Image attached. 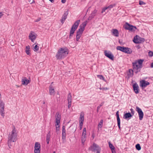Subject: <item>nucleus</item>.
Segmentation results:
<instances>
[{
    "mask_svg": "<svg viewBox=\"0 0 153 153\" xmlns=\"http://www.w3.org/2000/svg\"><path fill=\"white\" fill-rule=\"evenodd\" d=\"M40 145L38 142H36L34 146V153H40Z\"/></svg>",
    "mask_w": 153,
    "mask_h": 153,
    "instance_id": "f8f14e48",
    "label": "nucleus"
},
{
    "mask_svg": "<svg viewBox=\"0 0 153 153\" xmlns=\"http://www.w3.org/2000/svg\"><path fill=\"white\" fill-rule=\"evenodd\" d=\"M66 0H62L61 2L62 3H65L66 2Z\"/></svg>",
    "mask_w": 153,
    "mask_h": 153,
    "instance_id": "3c124183",
    "label": "nucleus"
},
{
    "mask_svg": "<svg viewBox=\"0 0 153 153\" xmlns=\"http://www.w3.org/2000/svg\"><path fill=\"white\" fill-rule=\"evenodd\" d=\"M22 84L23 85H26L30 82V81L27 79L26 77H24L22 79Z\"/></svg>",
    "mask_w": 153,
    "mask_h": 153,
    "instance_id": "f3484780",
    "label": "nucleus"
},
{
    "mask_svg": "<svg viewBox=\"0 0 153 153\" xmlns=\"http://www.w3.org/2000/svg\"><path fill=\"white\" fill-rule=\"evenodd\" d=\"M53 153H56V152H55L54 151V152H53Z\"/></svg>",
    "mask_w": 153,
    "mask_h": 153,
    "instance_id": "680f3d73",
    "label": "nucleus"
},
{
    "mask_svg": "<svg viewBox=\"0 0 153 153\" xmlns=\"http://www.w3.org/2000/svg\"><path fill=\"white\" fill-rule=\"evenodd\" d=\"M49 141H50V140H46V141H47V144H48L49 143Z\"/></svg>",
    "mask_w": 153,
    "mask_h": 153,
    "instance_id": "6e6d98bb",
    "label": "nucleus"
},
{
    "mask_svg": "<svg viewBox=\"0 0 153 153\" xmlns=\"http://www.w3.org/2000/svg\"><path fill=\"white\" fill-rule=\"evenodd\" d=\"M51 132L50 131L47 134L46 136V140H50V137H51V134H50Z\"/></svg>",
    "mask_w": 153,
    "mask_h": 153,
    "instance_id": "f704fd0d",
    "label": "nucleus"
},
{
    "mask_svg": "<svg viewBox=\"0 0 153 153\" xmlns=\"http://www.w3.org/2000/svg\"><path fill=\"white\" fill-rule=\"evenodd\" d=\"M86 140V136H82L81 138V141L82 143L83 144H84L85 141Z\"/></svg>",
    "mask_w": 153,
    "mask_h": 153,
    "instance_id": "7c9ffc66",
    "label": "nucleus"
},
{
    "mask_svg": "<svg viewBox=\"0 0 153 153\" xmlns=\"http://www.w3.org/2000/svg\"><path fill=\"white\" fill-rule=\"evenodd\" d=\"M149 56L152 57L153 56V52L152 51H150L149 52Z\"/></svg>",
    "mask_w": 153,
    "mask_h": 153,
    "instance_id": "a19ab883",
    "label": "nucleus"
},
{
    "mask_svg": "<svg viewBox=\"0 0 153 153\" xmlns=\"http://www.w3.org/2000/svg\"><path fill=\"white\" fill-rule=\"evenodd\" d=\"M37 35L34 32L31 31L29 35V39L32 42H33L34 40L36 38Z\"/></svg>",
    "mask_w": 153,
    "mask_h": 153,
    "instance_id": "ddd939ff",
    "label": "nucleus"
},
{
    "mask_svg": "<svg viewBox=\"0 0 153 153\" xmlns=\"http://www.w3.org/2000/svg\"><path fill=\"white\" fill-rule=\"evenodd\" d=\"M124 47H121L120 46H117V50H120L121 51L123 52L124 50Z\"/></svg>",
    "mask_w": 153,
    "mask_h": 153,
    "instance_id": "2f4dec72",
    "label": "nucleus"
},
{
    "mask_svg": "<svg viewBox=\"0 0 153 153\" xmlns=\"http://www.w3.org/2000/svg\"><path fill=\"white\" fill-rule=\"evenodd\" d=\"M140 86L143 87L145 88L147 86L149 85L150 83L148 81H146L145 80H143L140 82Z\"/></svg>",
    "mask_w": 153,
    "mask_h": 153,
    "instance_id": "dca6fc26",
    "label": "nucleus"
},
{
    "mask_svg": "<svg viewBox=\"0 0 153 153\" xmlns=\"http://www.w3.org/2000/svg\"><path fill=\"white\" fill-rule=\"evenodd\" d=\"M17 135L16 130L14 127L8 135L7 144L10 149L11 148L13 145L12 143L16 141L17 139Z\"/></svg>",
    "mask_w": 153,
    "mask_h": 153,
    "instance_id": "f257e3e1",
    "label": "nucleus"
},
{
    "mask_svg": "<svg viewBox=\"0 0 153 153\" xmlns=\"http://www.w3.org/2000/svg\"><path fill=\"white\" fill-rule=\"evenodd\" d=\"M123 52H124L126 53L130 54H131L132 52L131 49L130 48H129L128 47H124V50Z\"/></svg>",
    "mask_w": 153,
    "mask_h": 153,
    "instance_id": "5701e85b",
    "label": "nucleus"
},
{
    "mask_svg": "<svg viewBox=\"0 0 153 153\" xmlns=\"http://www.w3.org/2000/svg\"><path fill=\"white\" fill-rule=\"evenodd\" d=\"M134 71L133 69H129L128 71L129 73L128 74V76L131 77L133 76V75Z\"/></svg>",
    "mask_w": 153,
    "mask_h": 153,
    "instance_id": "bb28decb",
    "label": "nucleus"
},
{
    "mask_svg": "<svg viewBox=\"0 0 153 153\" xmlns=\"http://www.w3.org/2000/svg\"><path fill=\"white\" fill-rule=\"evenodd\" d=\"M68 11H66L64 13L63 16H62V19H61V22L62 24L64 23V21L67 18V16H68Z\"/></svg>",
    "mask_w": 153,
    "mask_h": 153,
    "instance_id": "6ab92c4d",
    "label": "nucleus"
},
{
    "mask_svg": "<svg viewBox=\"0 0 153 153\" xmlns=\"http://www.w3.org/2000/svg\"><path fill=\"white\" fill-rule=\"evenodd\" d=\"M88 150L94 152H95L96 151V153H100L101 149L98 145L95 143H94L88 148Z\"/></svg>",
    "mask_w": 153,
    "mask_h": 153,
    "instance_id": "423d86ee",
    "label": "nucleus"
},
{
    "mask_svg": "<svg viewBox=\"0 0 153 153\" xmlns=\"http://www.w3.org/2000/svg\"><path fill=\"white\" fill-rule=\"evenodd\" d=\"M83 124L79 123L80 129V130H81L82 128Z\"/></svg>",
    "mask_w": 153,
    "mask_h": 153,
    "instance_id": "8fccbe9b",
    "label": "nucleus"
},
{
    "mask_svg": "<svg viewBox=\"0 0 153 153\" xmlns=\"http://www.w3.org/2000/svg\"><path fill=\"white\" fill-rule=\"evenodd\" d=\"M105 55L112 60L114 59V56L110 51H105L104 52Z\"/></svg>",
    "mask_w": 153,
    "mask_h": 153,
    "instance_id": "9b49d317",
    "label": "nucleus"
},
{
    "mask_svg": "<svg viewBox=\"0 0 153 153\" xmlns=\"http://www.w3.org/2000/svg\"><path fill=\"white\" fill-rule=\"evenodd\" d=\"M68 53V50L66 48H60L56 55V57L58 59H61L65 58Z\"/></svg>",
    "mask_w": 153,
    "mask_h": 153,
    "instance_id": "7ed1b4c3",
    "label": "nucleus"
},
{
    "mask_svg": "<svg viewBox=\"0 0 153 153\" xmlns=\"http://www.w3.org/2000/svg\"><path fill=\"white\" fill-rule=\"evenodd\" d=\"M97 77L101 79H102L104 81H105V80L103 76L102 75H97Z\"/></svg>",
    "mask_w": 153,
    "mask_h": 153,
    "instance_id": "e433bc0d",
    "label": "nucleus"
},
{
    "mask_svg": "<svg viewBox=\"0 0 153 153\" xmlns=\"http://www.w3.org/2000/svg\"><path fill=\"white\" fill-rule=\"evenodd\" d=\"M103 102H102L101 103V104H100V105H101V106L103 105Z\"/></svg>",
    "mask_w": 153,
    "mask_h": 153,
    "instance_id": "13d9d810",
    "label": "nucleus"
},
{
    "mask_svg": "<svg viewBox=\"0 0 153 153\" xmlns=\"http://www.w3.org/2000/svg\"><path fill=\"white\" fill-rule=\"evenodd\" d=\"M133 41L134 43L136 44L141 43L145 41V39L137 35H136L134 37Z\"/></svg>",
    "mask_w": 153,
    "mask_h": 153,
    "instance_id": "0eeeda50",
    "label": "nucleus"
},
{
    "mask_svg": "<svg viewBox=\"0 0 153 153\" xmlns=\"http://www.w3.org/2000/svg\"><path fill=\"white\" fill-rule=\"evenodd\" d=\"M115 6V4H111L108 7H104L102 10L101 13H103L105 11V10L107 9H109V10H110L111 8L114 7Z\"/></svg>",
    "mask_w": 153,
    "mask_h": 153,
    "instance_id": "412c9836",
    "label": "nucleus"
},
{
    "mask_svg": "<svg viewBox=\"0 0 153 153\" xmlns=\"http://www.w3.org/2000/svg\"><path fill=\"white\" fill-rule=\"evenodd\" d=\"M41 20V18H38L37 19H36V20H35V22H38L40 21V20Z\"/></svg>",
    "mask_w": 153,
    "mask_h": 153,
    "instance_id": "09e8293b",
    "label": "nucleus"
},
{
    "mask_svg": "<svg viewBox=\"0 0 153 153\" xmlns=\"http://www.w3.org/2000/svg\"><path fill=\"white\" fill-rule=\"evenodd\" d=\"M3 15V14L1 12H0V18H1Z\"/></svg>",
    "mask_w": 153,
    "mask_h": 153,
    "instance_id": "864d4df0",
    "label": "nucleus"
},
{
    "mask_svg": "<svg viewBox=\"0 0 153 153\" xmlns=\"http://www.w3.org/2000/svg\"><path fill=\"white\" fill-rule=\"evenodd\" d=\"M139 4L140 5H142L145 4H146V3L142 1H139Z\"/></svg>",
    "mask_w": 153,
    "mask_h": 153,
    "instance_id": "79ce46f5",
    "label": "nucleus"
},
{
    "mask_svg": "<svg viewBox=\"0 0 153 153\" xmlns=\"http://www.w3.org/2000/svg\"><path fill=\"white\" fill-rule=\"evenodd\" d=\"M135 147L136 149L138 151L140 150L141 149L140 145L139 144H136V145Z\"/></svg>",
    "mask_w": 153,
    "mask_h": 153,
    "instance_id": "72a5a7b5",
    "label": "nucleus"
},
{
    "mask_svg": "<svg viewBox=\"0 0 153 153\" xmlns=\"http://www.w3.org/2000/svg\"><path fill=\"white\" fill-rule=\"evenodd\" d=\"M39 49V47L37 45H35L34 47V51H37Z\"/></svg>",
    "mask_w": 153,
    "mask_h": 153,
    "instance_id": "ea45409f",
    "label": "nucleus"
},
{
    "mask_svg": "<svg viewBox=\"0 0 153 153\" xmlns=\"http://www.w3.org/2000/svg\"><path fill=\"white\" fill-rule=\"evenodd\" d=\"M55 125L56 127V134H58L59 133L60 126L59 124L58 125H56V123L55 124Z\"/></svg>",
    "mask_w": 153,
    "mask_h": 153,
    "instance_id": "cd10ccee",
    "label": "nucleus"
},
{
    "mask_svg": "<svg viewBox=\"0 0 153 153\" xmlns=\"http://www.w3.org/2000/svg\"><path fill=\"white\" fill-rule=\"evenodd\" d=\"M101 105H99L97 108V112H99Z\"/></svg>",
    "mask_w": 153,
    "mask_h": 153,
    "instance_id": "49530a36",
    "label": "nucleus"
},
{
    "mask_svg": "<svg viewBox=\"0 0 153 153\" xmlns=\"http://www.w3.org/2000/svg\"><path fill=\"white\" fill-rule=\"evenodd\" d=\"M94 17L91 14L89 16V17H88V20H91Z\"/></svg>",
    "mask_w": 153,
    "mask_h": 153,
    "instance_id": "a18cd8bd",
    "label": "nucleus"
},
{
    "mask_svg": "<svg viewBox=\"0 0 153 153\" xmlns=\"http://www.w3.org/2000/svg\"><path fill=\"white\" fill-rule=\"evenodd\" d=\"M4 103L2 100H0V114L3 117L4 116Z\"/></svg>",
    "mask_w": 153,
    "mask_h": 153,
    "instance_id": "6e6552de",
    "label": "nucleus"
},
{
    "mask_svg": "<svg viewBox=\"0 0 153 153\" xmlns=\"http://www.w3.org/2000/svg\"><path fill=\"white\" fill-rule=\"evenodd\" d=\"M34 2H35V1H34V0H33V1L31 3V4L33 3H34Z\"/></svg>",
    "mask_w": 153,
    "mask_h": 153,
    "instance_id": "bf43d9fd",
    "label": "nucleus"
},
{
    "mask_svg": "<svg viewBox=\"0 0 153 153\" xmlns=\"http://www.w3.org/2000/svg\"><path fill=\"white\" fill-rule=\"evenodd\" d=\"M62 138L64 140H65L66 138V130L65 127L64 126H63L62 127Z\"/></svg>",
    "mask_w": 153,
    "mask_h": 153,
    "instance_id": "aec40b11",
    "label": "nucleus"
},
{
    "mask_svg": "<svg viewBox=\"0 0 153 153\" xmlns=\"http://www.w3.org/2000/svg\"><path fill=\"white\" fill-rule=\"evenodd\" d=\"M71 93H69L67 97V100L68 101V102H71Z\"/></svg>",
    "mask_w": 153,
    "mask_h": 153,
    "instance_id": "c85d7f7f",
    "label": "nucleus"
},
{
    "mask_svg": "<svg viewBox=\"0 0 153 153\" xmlns=\"http://www.w3.org/2000/svg\"><path fill=\"white\" fill-rule=\"evenodd\" d=\"M45 104V101H44L43 102V104Z\"/></svg>",
    "mask_w": 153,
    "mask_h": 153,
    "instance_id": "052dcab7",
    "label": "nucleus"
},
{
    "mask_svg": "<svg viewBox=\"0 0 153 153\" xmlns=\"http://www.w3.org/2000/svg\"><path fill=\"white\" fill-rule=\"evenodd\" d=\"M53 83V82H52L51 84H52Z\"/></svg>",
    "mask_w": 153,
    "mask_h": 153,
    "instance_id": "0e129e2a",
    "label": "nucleus"
},
{
    "mask_svg": "<svg viewBox=\"0 0 153 153\" xmlns=\"http://www.w3.org/2000/svg\"><path fill=\"white\" fill-rule=\"evenodd\" d=\"M151 68L153 67V62L151 64Z\"/></svg>",
    "mask_w": 153,
    "mask_h": 153,
    "instance_id": "4d7b16f0",
    "label": "nucleus"
},
{
    "mask_svg": "<svg viewBox=\"0 0 153 153\" xmlns=\"http://www.w3.org/2000/svg\"><path fill=\"white\" fill-rule=\"evenodd\" d=\"M49 92L50 95H54L55 94V91L54 88L52 85H50L49 88Z\"/></svg>",
    "mask_w": 153,
    "mask_h": 153,
    "instance_id": "4be33fe9",
    "label": "nucleus"
},
{
    "mask_svg": "<svg viewBox=\"0 0 153 153\" xmlns=\"http://www.w3.org/2000/svg\"><path fill=\"white\" fill-rule=\"evenodd\" d=\"M30 47L29 45L27 46L26 47V49L25 50V52L26 53V54L29 55L30 56L31 55V53H30Z\"/></svg>",
    "mask_w": 153,
    "mask_h": 153,
    "instance_id": "a878e982",
    "label": "nucleus"
},
{
    "mask_svg": "<svg viewBox=\"0 0 153 153\" xmlns=\"http://www.w3.org/2000/svg\"><path fill=\"white\" fill-rule=\"evenodd\" d=\"M86 128H84L83 130L82 136H86Z\"/></svg>",
    "mask_w": 153,
    "mask_h": 153,
    "instance_id": "58836bf2",
    "label": "nucleus"
},
{
    "mask_svg": "<svg viewBox=\"0 0 153 153\" xmlns=\"http://www.w3.org/2000/svg\"><path fill=\"white\" fill-rule=\"evenodd\" d=\"M88 22L87 21H86L83 22L79 26V28L78 30L76 32V40L77 41H79L80 37L82 35L83 31L85 29V27Z\"/></svg>",
    "mask_w": 153,
    "mask_h": 153,
    "instance_id": "20e7f679",
    "label": "nucleus"
},
{
    "mask_svg": "<svg viewBox=\"0 0 153 153\" xmlns=\"http://www.w3.org/2000/svg\"><path fill=\"white\" fill-rule=\"evenodd\" d=\"M100 90H106L108 89V88L107 87L102 88H100Z\"/></svg>",
    "mask_w": 153,
    "mask_h": 153,
    "instance_id": "c03bdc74",
    "label": "nucleus"
},
{
    "mask_svg": "<svg viewBox=\"0 0 153 153\" xmlns=\"http://www.w3.org/2000/svg\"><path fill=\"white\" fill-rule=\"evenodd\" d=\"M133 90L136 94H137L139 93V87L136 83L134 84L133 85Z\"/></svg>",
    "mask_w": 153,
    "mask_h": 153,
    "instance_id": "4468645a",
    "label": "nucleus"
},
{
    "mask_svg": "<svg viewBox=\"0 0 153 153\" xmlns=\"http://www.w3.org/2000/svg\"><path fill=\"white\" fill-rule=\"evenodd\" d=\"M144 61L143 59H138L132 63V68L135 74L140 72L141 68L143 67L142 64Z\"/></svg>",
    "mask_w": 153,
    "mask_h": 153,
    "instance_id": "f03ea898",
    "label": "nucleus"
},
{
    "mask_svg": "<svg viewBox=\"0 0 153 153\" xmlns=\"http://www.w3.org/2000/svg\"><path fill=\"white\" fill-rule=\"evenodd\" d=\"M130 110L131 112V113H130L131 114H132V115L133 116L134 114V111L133 109L132 108L130 109Z\"/></svg>",
    "mask_w": 153,
    "mask_h": 153,
    "instance_id": "37998d69",
    "label": "nucleus"
},
{
    "mask_svg": "<svg viewBox=\"0 0 153 153\" xmlns=\"http://www.w3.org/2000/svg\"><path fill=\"white\" fill-rule=\"evenodd\" d=\"M97 12V10H96L95 9L92 12L91 14L94 17L95 16Z\"/></svg>",
    "mask_w": 153,
    "mask_h": 153,
    "instance_id": "c9c22d12",
    "label": "nucleus"
},
{
    "mask_svg": "<svg viewBox=\"0 0 153 153\" xmlns=\"http://www.w3.org/2000/svg\"><path fill=\"white\" fill-rule=\"evenodd\" d=\"M109 146L110 148L112 150V151L113 150H114V146L112 144H111L110 142L109 143Z\"/></svg>",
    "mask_w": 153,
    "mask_h": 153,
    "instance_id": "473e14b6",
    "label": "nucleus"
},
{
    "mask_svg": "<svg viewBox=\"0 0 153 153\" xmlns=\"http://www.w3.org/2000/svg\"><path fill=\"white\" fill-rule=\"evenodd\" d=\"M124 28L126 30H129L131 31H134L136 29L135 27L127 23H126V25L124 26Z\"/></svg>",
    "mask_w": 153,
    "mask_h": 153,
    "instance_id": "9d476101",
    "label": "nucleus"
},
{
    "mask_svg": "<svg viewBox=\"0 0 153 153\" xmlns=\"http://www.w3.org/2000/svg\"><path fill=\"white\" fill-rule=\"evenodd\" d=\"M61 116L58 113H56V125H58L60 123Z\"/></svg>",
    "mask_w": 153,
    "mask_h": 153,
    "instance_id": "2eb2a0df",
    "label": "nucleus"
},
{
    "mask_svg": "<svg viewBox=\"0 0 153 153\" xmlns=\"http://www.w3.org/2000/svg\"><path fill=\"white\" fill-rule=\"evenodd\" d=\"M116 115L117 117L119 116V111H117L116 113Z\"/></svg>",
    "mask_w": 153,
    "mask_h": 153,
    "instance_id": "603ef678",
    "label": "nucleus"
},
{
    "mask_svg": "<svg viewBox=\"0 0 153 153\" xmlns=\"http://www.w3.org/2000/svg\"><path fill=\"white\" fill-rule=\"evenodd\" d=\"M68 108H69L71 106V102H68Z\"/></svg>",
    "mask_w": 153,
    "mask_h": 153,
    "instance_id": "de8ad7c7",
    "label": "nucleus"
},
{
    "mask_svg": "<svg viewBox=\"0 0 153 153\" xmlns=\"http://www.w3.org/2000/svg\"><path fill=\"white\" fill-rule=\"evenodd\" d=\"M84 113L83 111L80 113V117L79 118V123L83 124L84 120Z\"/></svg>",
    "mask_w": 153,
    "mask_h": 153,
    "instance_id": "a211bd4d",
    "label": "nucleus"
},
{
    "mask_svg": "<svg viewBox=\"0 0 153 153\" xmlns=\"http://www.w3.org/2000/svg\"><path fill=\"white\" fill-rule=\"evenodd\" d=\"M132 117V115L129 113H127L123 115V118L125 119H130Z\"/></svg>",
    "mask_w": 153,
    "mask_h": 153,
    "instance_id": "b1692460",
    "label": "nucleus"
},
{
    "mask_svg": "<svg viewBox=\"0 0 153 153\" xmlns=\"http://www.w3.org/2000/svg\"><path fill=\"white\" fill-rule=\"evenodd\" d=\"M136 110L138 114L139 120H142L143 117V113L141 109L138 106H136Z\"/></svg>",
    "mask_w": 153,
    "mask_h": 153,
    "instance_id": "1a4fd4ad",
    "label": "nucleus"
},
{
    "mask_svg": "<svg viewBox=\"0 0 153 153\" xmlns=\"http://www.w3.org/2000/svg\"><path fill=\"white\" fill-rule=\"evenodd\" d=\"M103 123V120H101L100 123L98 124V126L100 128H101L102 126V124Z\"/></svg>",
    "mask_w": 153,
    "mask_h": 153,
    "instance_id": "4c0bfd02",
    "label": "nucleus"
},
{
    "mask_svg": "<svg viewBox=\"0 0 153 153\" xmlns=\"http://www.w3.org/2000/svg\"><path fill=\"white\" fill-rule=\"evenodd\" d=\"M112 32L113 35L116 36L118 37L119 36V33L118 30L116 29H113L112 30Z\"/></svg>",
    "mask_w": 153,
    "mask_h": 153,
    "instance_id": "393cba45",
    "label": "nucleus"
},
{
    "mask_svg": "<svg viewBox=\"0 0 153 153\" xmlns=\"http://www.w3.org/2000/svg\"><path fill=\"white\" fill-rule=\"evenodd\" d=\"M49 1L52 3H53L54 2V0H49Z\"/></svg>",
    "mask_w": 153,
    "mask_h": 153,
    "instance_id": "5fc2aeb1",
    "label": "nucleus"
},
{
    "mask_svg": "<svg viewBox=\"0 0 153 153\" xmlns=\"http://www.w3.org/2000/svg\"><path fill=\"white\" fill-rule=\"evenodd\" d=\"M117 125L118 126L119 128L120 129V120L119 116L117 117Z\"/></svg>",
    "mask_w": 153,
    "mask_h": 153,
    "instance_id": "c756f323",
    "label": "nucleus"
},
{
    "mask_svg": "<svg viewBox=\"0 0 153 153\" xmlns=\"http://www.w3.org/2000/svg\"><path fill=\"white\" fill-rule=\"evenodd\" d=\"M80 22V20H78L75 22L72 26L70 32L69 38L71 39L75 31L77 28Z\"/></svg>",
    "mask_w": 153,
    "mask_h": 153,
    "instance_id": "39448f33",
    "label": "nucleus"
},
{
    "mask_svg": "<svg viewBox=\"0 0 153 153\" xmlns=\"http://www.w3.org/2000/svg\"><path fill=\"white\" fill-rule=\"evenodd\" d=\"M1 94L0 93V97H1Z\"/></svg>",
    "mask_w": 153,
    "mask_h": 153,
    "instance_id": "e2e57ef3",
    "label": "nucleus"
}]
</instances>
